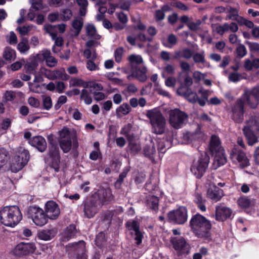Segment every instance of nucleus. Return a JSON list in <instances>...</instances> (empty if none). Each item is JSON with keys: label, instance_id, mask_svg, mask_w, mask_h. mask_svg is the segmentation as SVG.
Listing matches in <instances>:
<instances>
[{"label": "nucleus", "instance_id": "f257e3e1", "mask_svg": "<svg viewBox=\"0 0 259 259\" xmlns=\"http://www.w3.org/2000/svg\"><path fill=\"white\" fill-rule=\"evenodd\" d=\"M190 225L193 233L198 237L207 238L209 236L211 225L210 221L203 215L198 213L193 215Z\"/></svg>", "mask_w": 259, "mask_h": 259}, {"label": "nucleus", "instance_id": "f03ea898", "mask_svg": "<svg viewBox=\"0 0 259 259\" xmlns=\"http://www.w3.org/2000/svg\"><path fill=\"white\" fill-rule=\"evenodd\" d=\"M22 219L19 207L16 205L7 206L0 211V220L2 224L8 227H14Z\"/></svg>", "mask_w": 259, "mask_h": 259}, {"label": "nucleus", "instance_id": "7ed1b4c3", "mask_svg": "<svg viewBox=\"0 0 259 259\" xmlns=\"http://www.w3.org/2000/svg\"><path fill=\"white\" fill-rule=\"evenodd\" d=\"M243 132L249 146H253L257 143L259 135V116H251L246 121Z\"/></svg>", "mask_w": 259, "mask_h": 259}, {"label": "nucleus", "instance_id": "20e7f679", "mask_svg": "<svg viewBox=\"0 0 259 259\" xmlns=\"http://www.w3.org/2000/svg\"><path fill=\"white\" fill-rule=\"evenodd\" d=\"M146 115L150 119L153 133L162 135L165 133L166 120L159 111L156 109L149 110L147 111Z\"/></svg>", "mask_w": 259, "mask_h": 259}, {"label": "nucleus", "instance_id": "39448f33", "mask_svg": "<svg viewBox=\"0 0 259 259\" xmlns=\"http://www.w3.org/2000/svg\"><path fill=\"white\" fill-rule=\"evenodd\" d=\"M29 159V155L28 150L23 147L18 148L11 161L12 171L17 172L21 170L27 163Z\"/></svg>", "mask_w": 259, "mask_h": 259}, {"label": "nucleus", "instance_id": "423d86ee", "mask_svg": "<svg viewBox=\"0 0 259 259\" xmlns=\"http://www.w3.org/2000/svg\"><path fill=\"white\" fill-rule=\"evenodd\" d=\"M208 155L204 152L195 159L191 166V171L197 178H201L206 172L209 163Z\"/></svg>", "mask_w": 259, "mask_h": 259}, {"label": "nucleus", "instance_id": "0eeeda50", "mask_svg": "<svg viewBox=\"0 0 259 259\" xmlns=\"http://www.w3.org/2000/svg\"><path fill=\"white\" fill-rule=\"evenodd\" d=\"M60 146L64 153L68 152L72 144L74 148L78 147V143L75 134L71 133L68 128L65 127L60 132Z\"/></svg>", "mask_w": 259, "mask_h": 259}, {"label": "nucleus", "instance_id": "6e6552de", "mask_svg": "<svg viewBox=\"0 0 259 259\" xmlns=\"http://www.w3.org/2000/svg\"><path fill=\"white\" fill-rule=\"evenodd\" d=\"M241 98L249 107L256 109L259 104V85L252 89H244Z\"/></svg>", "mask_w": 259, "mask_h": 259}, {"label": "nucleus", "instance_id": "1a4fd4ad", "mask_svg": "<svg viewBox=\"0 0 259 259\" xmlns=\"http://www.w3.org/2000/svg\"><path fill=\"white\" fill-rule=\"evenodd\" d=\"M28 215L37 226H43L46 225L48 219L45 211L37 206H31L28 209Z\"/></svg>", "mask_w": 259, "mask_h": 259}, {"label": "nucleus", "instance_id": "9d476101", "mask_svg": "<svg viewBox=\"0 0 259 259\" xmlns=\"http://www.w3.org/2000/svg\"><path fill=\"white\" fill-rule=\"evenodd\" d=\"M168 114L169 123L171 126L176 129L181 128L188 119L187 114L179 109L171 110Z\"/></svg>", "mask_w": 259, "mask_h": 259}, {"label": "nucleus", "instance_id": "9b49d317", "mask_svg": "<svg viewBox=\"0 0 259 259\" xmlns=\"http://www.w3.org/2000/svg\"><path fill=\"white\" fill-rule=\"evenodd\" d=\"M230 157L233 163L240 168L249 165V159L246 153L238 147H234L230 152Z\"/></svg>", "mask_w": 259, "mask_h": 259}, {"label": "nucleus", "instance_id": "f8f14e48", "mask_svg": "<svg viewBox=\"0 0 259 259\" xmlns=\"http://www.w3.org/2000/svg\"><path fill=\"white\" fill-rule=\"evenodd\" d=\"M69 255L76 256V259H87L85 252V243L83 241L70 243L67 246Z\"/></svg>", "mask_w": 259, "mask_h": 259}, {"label": "nucleus", "instance_id": "ddd939ff", "mask_svg": "<svg viewBox=\"0 0 259 259\" xmlns=\"http://www.w3.org/2000/svg\"><path fill=\"white\" fill-rule=\"evenodd\" d=\"M243 100L240 98L232 107L231 117L236 123H241L244 120V104Z\"/></svg>", "mask_w": 259, "mask_h": 259}, {"label": "nucleus", "instance_id": "4468645a", "mask_svg": "<svg viewBox=\"0 0 259 259\" xmlns=\"http://www.w3.org/2000/svg\"><path fill=\"white\" fill-rule=\"evenodd\" d=\"M169 220L178 224H183L187 220V210L185 207L181 206L168 214Z\"/></svg>", "mask_w": 259, "mask_h": 259}, {"label": "nucleus", "instance_id": "2eb2a0df", "mask_svg": "<svg viewBox=\"0 0 259 259\" xmlns=\"http://www.w3.org/2000/svg\"><path fill=\"white\" fill-rule=\"evenodd\" d=\"M36 247L34 243L20 242L18 243L14 249V254L17 256L27 255L33 253Z\"/></svg>", "mask_w": 259, "mask_h": 259}, {"label": "nucleus", "instance_id": "dca6fc26", "mask_svg": "<svg viewBox=\"0 0 259 259\" xmlns=\"http://www.w3.org/2000/svg\"><path fill=\"white\" fill-rule=\"evenodd\" d=\"M171 242L174 248L179 254L188 253L190 249V246L186 239L183 237H173L171 239Z\"/></svg>", "mask_w": 259, "mask_h": 259}, {"label": "nucleus", "instance_id": "f3484780", "mask_svg": "<svg viewBox=\"0 0 259 259\" xmlns=\"http://www.w3.org/2000/svg\"><path fill=\"white\" fill-rule=\"evenodd\" d=\"M126 226L131 231V234L134 240L136 241L137 245L142 243L143 235L140 230V225L136 221H129L126 222Z\"/></svg>", "mask_w": 259, "mask_h": 259}, {"label": "nucleus", "instance_id": "a211bd4d", "mask_svg": "<svg viewBox=\"0 0 259 259\" xmlns=\"http://www.w3.org/2000/svg\"><path fill=\"white\" fill-rule=\"evenodd\" d=\"M48 219L57 220L60 214V209L58 204L53 200L47 201L45 207Z\"/></svg>", "mask_w": 259, "mask_h": 259}, {"label": "nucleus", "instance_id": "6ab92c4d", "mask_svg": "<svg viewBox=\"0 0 259 259\" xmlns=\"http://www.w3.org/2000/svg\"><path fill=\"white\" fill-rule=\"evenodd\" d=\"M35 59L37 61H41L42 59L45 60L47 65L49 67L56 66L58 63V60L51 55L50 51L48 50L41 51L35 56Z\"/></svg>", "mask_w": 259, "mask_h": 259}, {"label": "nucleus", "instance_id": "aec40b11", "mask_svg": "<svg viewBox=\"0 0 259 259\" xmlns=\"http://www.w3.org/2000/svg\"><path fill=\"white\" fill-rule=\"evenodd\" d=\"M232 213V211L230 208L223 205H218L215 207V218L218 221L223 222L230 218Z\"/></svg>", "mask_w": 259, "mask_h": 259}, {"label": "nucleus", "instance_id": "412c9836", "mask_svg": "<svg viewBox=\"0 0 259 259\" xmlns=\"http://www.w3.org/2000/svg\"><path fill=\"white\" fill-rule=\"evenodd\" d=\"M147 68L145 65L136 67L131 75L127 76V78L130 80L134 77L140 82H145L148 78L147 76Z\"/></svg>", "mask_w": 259, "mask_h": 259}, {"label": "nucleus", "instance_id": "4be33fe9", "mask_svg": "<svg viewBox=\"0 0 259 259\" xmlns=\"http://www.w3.org/2000/svg\"><path fill=\"white\" fill-rule=\"evenodd\" d=\"M98 198L102 204L110 202L114 199L111 190L109 188H101L98 191Z\"/></svg>", "mask_w": 259, "mask_h": 259}, {"label": "nucleus", "instance_id": "5701e85b", "mask_svg": "<svg viewBox=\"0 0 259 259\" xmlns=\"http://www.w3.org/2000/svg\"><path fill=\"white\" fill-rule=\"evenodd\" d=\"M177 93L180 96H184L191 103H196L198 100L197 94L192 92L190 89H186L184 87H181L177 90Z\"/></svg>", "mask_w": 259, "mask_h": 259}, {"label": "nucleus", "instance_id": "b1692460", "mask_svg": "<svg viewBox=\"0 0 259 259\" xmlns=\"http://www.w3.org/2000/svg\"><path fill=\"white\" fill-rule=\"evenodd\" d=\"M29 144L36 148L40 152H44L47 148V142L44 138L41 136H35L29 140Z\"/></svg>", "mask_w": 259, "mask_h": 259}, {"label": "nucleus", "instance_id": "393cba45", "mask_svg": "<svg viewBox=\"0 0 259 259\" xmlns=\"http://www.w3.org/2000/svg\"><path fill=\"white\" fill-rule=\"evenodd\" d=\"M207 197L215 202L221 199L223 195V190L215 185H211L207 190Z\"/></svg>", "mask_w": 259, "mask_h": 259}, {"label": "nucleus", "instance_id": "a878e982", "mask_svg": "<svg viewBox=\"0 0 259 259\" xmlns=\"http://www.w3.org/2000/svg\"><path fill=\"white\" fill-rule=\"evenodd\" d=\"M214 157L213 162V168L217 169L221 165H224L227 162V158L224 153V150L214 153Z\"/></svg>", "mask_w": 259, "mask_h": 259}, {"label": "nucleus", "instance_id": "bb28decb", "mask_svg": "<svg viewBox=\"0 0 259 259\" xmlns=\"http://www.w3.org/2000/svg\"><path fill=\"white\" fill-rule=\"evenodd\" d=\"M84 215L88 218H93L97 212V207L93 201H88L84 205Z\"/></svg>", "mask_w": 259, "mask_h": 259}, {"label": "nucleus", "instance_id": "cd10ccee", "mask_svg": "<svg viewBox=\"0 0 259 259\" xmlns=\"http://www.w3.org/2000/svg\"><path fill=\"white\" fill-rule=\"evenodd\" d=\"M209 149L212 154L224 149L221 145L220 139L218 136L215 135L211 136L209 143Z\"/></svg>", "mask_w": 259, "mask_h": 259}, {"label": "nucleus", "instance_id": "c85d7f7f", "mask_svg": "<svg viewBox=\"0 0 259 259\" xmlns=\"http://www.w3.org/2000/svg\"><path fill=\"white\" fill-rule=\"evenodd\" d=\"M76 227L74 225L68 226L62 234V239L64 241H67L74 237L76 233Z\"/></svg>", "mask_w": 259, "mask_h": 259}, {"label": "nucleus", "instance_id": "c756f323", "mask_svg": "<svg viewBox=\"0 0 259 259\" xmlns=\"http://www.w3.org/2000/svg\"><path fill=\"white\" fill-rule=\"evenodd\" d=\"M57 233L55 228L44 230L38 233V237L42 240L48 241L53 238Z\"/></svg>", "mask_w": 259, "mask_h": 259}, {"label": "nucleus", "instance_id": "7c9ffc66", "mask_svg": "<svg viewBox=\"0 0 259 259\" xmlns=\"http://www.w3.org/2000/svg\"><path fill=\"white\" fill-rule=\"evenodd\" d=\"M159 199L157 197L149 195L146 197V204L151 209L156 211L158 208Z\"/></svg>", "mask_w": 259, "mask_h": 259}, {"label": "nucleus", "instance_id": "2f4dec72", "mask_svg": "<svg viewBox=\"0 0 259 259\" xmlns=\"http://www.w3.org/2000/svg\"><path fill=\"white\" fill-rule=\"evenodd\" d=\"M83 25L82 18H77L72 22V27L73 29L74 35L77 36L80 33Z\"/></svg>", "mask_w": 259, "mask_h": 259}, {"label": "nucleus", "instance_id": "473e14b6", "mask_svg": "<svg viewBox=\"0 0 259 259\" xmlns=\"http://www.w3.org/2000/svg\"><path fill=\"white\" fill-rule=\"evenodd\" d=\"M226 20L235 21L237 17L239 15L238 10L236 8H233L230 6H227V12L226 13Z\"/></svg>", "mask_w": 259, "mask_h": 259}, {"label": "nucleus", "instance_id": "72a5a7b5", "mask_svg": "<svg viewBox=\"0 0 259 259\" xmlns=\"http://www.w3.org/2000/svg\"><path fill=\"white\" fill-rule=\"evenodd\" d=\"M237 203L238 205L241 208H248L254 205L253 200H251L246 196H242L240 197L238 200Z\"/></svg>", "mask_w": 259, "mask_h": 259}, {"label": "nucleus", "instance_id": "f704fd0d", "mask_svg": "<svg viewBox=\"0 0 259 259\" xmlns=\"http://www.w3.org/2000/svg\"><path fill=\"white\" fill-rule=\"evenodd\" d=\"M10 158L9 152L4 148H0V168L7 164Z\"/></svg>", "mask_w": 259, "mask_h": 259}, {"label": "nucleus", "instance_id": "c9c22d12", "mask_svg": "<svg viewBox=\"0 0 259 259\" xmlns=\"http://www.w3.org/2000/svg\"><path fill=\"white\" fill-rule=\"evenodd\" d=\"M86 33L87 36L89 37L99 39L100 38V36L97 34L96 29L95 26L93 24H88L85 27Z\"/></svg>", "mask_w": 259, "mask_h": 259}, {"label": "nucleus", "instance_id": "e433bc0d", "mask_svg": "<svg viewBox=\"0 0 259 259\" xmlns=\"http://www.w3.org/2000/svg\"><path fill=\"white\" fill-rule=\"evenodd\" d=\"M161 70V76L164 78H165L168 75H172L175 73V66L172 64H166L162 68Z\"/></svg>", "mask_w": 259, "mask_h": 259}, {"label": "nucleus", "instance_id": "4c0bfd02", "mask_svg": "<svg viewBox=\"0 0 259 259\" xmlns=\"http://www.w3.org/2000/svg\"><path fill=\"white\" fill-rule=\"evenodd\" d=\"M156 153V149L155 148L154 143L151 140L149 144L146 145L144 149V153L145 156L151 158L152 156Z\"/></svg>", "mask_w": 259, "mask_h": 259}, {"label": "nucleus", "instance_id": "58836bf2", "mask_svg": "<svg viewBox=\"0 0 259 259\" xmlns=\"http://www.w3.org/2000/svg\"><path fill=\"white\" fill-rule=\"evenodd\" d=\"M128 61L132 67L135 65H144L143 64V60L141 55L133 54L128 57Z\"/></svg>", "mask_w": 259, "mask_h": 259}, {"label": "nucleus", "instance_id": "ea45409f", "mask_svg": "<svg viewBox=\"0 0 259 259\" xmlns=\"http://www.w3.org/2000/svg\"><path fill=\"white\" fill-rule=\"evenodd\" d=\"M193 59L196 63H201L204 66L209 65V63L205 59L204 52L197 53L193 55Z\"/></svg>", "mask_w": 259, "mask_h": 259}, {"label": "nucleus", "instance_id": "a19ab883", "mask_svg": "<svg viewBox=\"0 0 259 259\" xmlns=\"http://www.w3.org/2000/svg\"><path fill=\"white\" fill-rule=\"evenodd\" d=\"M30 49L28 40L23 38L17 45V49L22 54H26Z\"/></svg>", "mask_w": 259, "mask_h": 259}, {"label": "nucleus", "instance_id": "79ce46f5", "mask_svg": "<svg viewBox=\"0 0 259 259\" xmlns=\"http://www.w3.org/2000/svg\"><path fill=\"white\" fill-rule=\"evenodd\" d=\"M194 201L197 204L198 207L201 211H206V207L205 205L206 200L202 198L200 194L198 193H195L194 196Z\"/></svg>", "mask_w": 259, "mask_h": 259}, {"label": "nucleus", "instance_id": "37998d69", "mask_svg": "<svg viewBox=\"0 0 259 259\" xmlns=\"http://www.w3.org/2000/svg\"><path fill=\"white\" fill-rule=\"evenodd\" d=\"M3 56L8 61H12L16 57V53L14 50L9 47H6L4 49Z\"/></svg>", "mask_w": 259, "mask_h": 259}, {"label": "nucleus", "instance_id": "c03bdc74", "mask_svg": "<svg viewBox=\"0 0 259 259\" xmlns=\"http://www.w3.org/2000/svg\"><path fill=\"white\" fill-rule=\"evenodd\" d=\"M49 154L56 162L59 161V148L56 145L51 144L49 147Z\"/></svg>", "mask_w": 259, "mask_h": 259}, {"label": "nucleus", "instance_id": "a18cd8bd", "mask_svg": "<svg viewBox=\"0 0 259 259\" xmlns=\"http://www.w3.org/2000/svg\"><path fill=\"white\" fill-rule=\"evenodd\" d=\"M158 150L159 153H164L169 146V142L165 139H158L157 141Z\"/></svg>", "mask_w": 259, "mask_h": 259}, {"label": "nucleus", "instance_id": "49530a36", "mask_svg": "<svg viewBox=\"0 0 259 259\" xmlns=\"http://www.w3.org/2000/svg\"><path fill=\"white\" fill-rule=\"evenodd\" d=\"M53 80L56 79H61L62 80H67L69 78V76L66 73L64 69L60 70H53Z\"/></svg>", "mask_w": 259, "mask_h": 259}, {"label": "nucleus", "instance_id": "de8ad7c7", "mask_svg": "<svg viewBox=\"0 0 259 259\" xmlns=\"http://www.w3.org/2000/svg\"><path fill=\"white\" fill-rule=\"evenodd\" d=\"M77 4L80 7L79 15L81 16L85 15L89 5L87 0H76Z\"/></svg>", "mask_w": 259, "mask_h": 259}, {"label": "nucleus", "instance_id": "09e8293b", "mask_svg": "<svg viewBox=\"0 0 259 259\" xmlns=\"http://www.w3.org/2000/svg\"><path fill=\"white\" fill-rule=\"evenodd\" d=\"M91 91L86 89H83L81 92L80 99L83 100L84 103L87 105H90L92 102V98L90 96Z\"/></svg>", "mask_w": 259, "mask_h": 259}, {"label": "nucleus", "instance_id": "8fccbe9b", "mask_svg": "<svg viewBox=\"0 0 259 259\" xmlns=\"http://www.w3.org/2000/svg\"><path fill=\"white\" fill-rule=\"evenodd\" d=\"M37 64L35 61L28 62L25 65V69L27 73L34 74L36 72Z\"/></svg>", "mask_w": 259, "mask_h": 259}, {"label": "nucleus", "instance_id": "3c124183", "mask_svg": "<svg viewBox=\"0 0 259 259\" xmlns=\"http://www.w3.org/2000/svg\"><path fill=\"white\" fill-rule=\"evenodd\" d=\"M128 168H125L123 171L119 175L118 178L115 183V187L116 189H120L124 179L126 177L128 172Z\"/></svg>", "mask_w": 259, "mask_h": 259}, {"label": "nucleus", "instance_id": "603ef678", "mask_svg": "<svg viewBox=\"0 0 259 259\" xmlns=\"http://www.w3.org/2000/svg\"><path fill=\"white\" fill-rule=\"evenodd\" d=\"M131 108L127 104H123L116 109V114L117 116H119V114L126 115L131 111Z\"/></svg>", "mask_w": 259, "mask_h": 259}, {"label": "nucleus", "instance_id": "864d4df0", "mask_svg": "<svg viewBox=\"0 0 259 259\" xmlns=\"http://www.w3.org/2000/svg\"><path fill=\"white\" fill-rule=\"evenodd\" d=\"M167 6H163L161 9L157 10L155 13V18L156 21H159L164 19L165 17V11L168 8Z\"/></svg>", "mask_w": 259, "mask_h": 259}, {"label": "nucleus", "instance_id": "5fc2aeb1", "mask_svg": "<svg viewBox=\"0 0 259 259\" xmlns=\"http://www.w3.org/2000/svg\"><path fill=\"white\" fill-rule=\"evenodd\" d=\"M61 19L64 21H66L72 17V13L69 9H62L60 14Z\"/></svg>", "mask_w": 259, "mask_h": 259}, {"label": "nucleus", "instance_id": "6e6d98bb", "mask_svg": "<svg viewBox=\"0 0 259 259\" xmlns=\"http://www.w3.org/2000/svg\"><path fill=\"white\" fill-rule=\"evenodd\" d=\"M178 39L176 36L173 34H169L167 37V44H165V46L167 48H172L177 44Z\"/></svg>", "mask_w": 259, "mask_h": 259}, {"label": "nucleus", "instance_id": "4d7b16f0", "mask_svg": "<svg viewBox=\"0 0 259 259\" xmlns=\"http://www.w3.org/2000/svg\"><path fill=\"white\" fill-rule=\"evenodd\" d=\"M42 104L44 108L47 110H50L52 107V101L50 96L42 97Z\"/></svg>", "mask_w": 259, "mask_h": 259}, {"label": "nucleus", "instance_id": "13d9d810", "mask_svg": "<svg viewBox=\"0 0 259 259\" xmlns=\"http://www.w3.org/2000/svg\"><path fill=\"white\" fill-rule=\"evenodd\" d=\"M236 52L237 57L239 58H243L246 55L247 50L244 45L242 44H240L236 48Z\"/></svg>", "mask_w": 259, "mask_h": 259}, {"label": "nucleus", "instance_id": "bf43d9fd", "mask_svg": "<svg viewBox=\"0 0 259 259\" xmlns=\"http://www.w3.org/2000/svg\"><path fill=\"white\" fill-rule=\"evenodd\" d=\"M224 26H225L226 32L230 31L234 33L237 32L238 30V26L235 22H232L230 24L225 23H224Z\"/></svg>", "mask_w": 259, "mask_h": 259}, {"label": "nucleus", "instance_id": "052dcab7", "mask_svg": "<svg viewBox=\"0 0 259 259\" xmlns=\"http://www.w3.org/2000/svg\"><path fill=\"white\" fill-rule=\"evenodd\" d=\"M128 148L131 152L133 153H137L141 149L140 144L133 141H131L128 144Z\"/></svg>", "mask_w": 259, "mask_h": 259}, {"label": "nucleus", "instance_id": "680f3d73", "mask_svg": "<svg viewBox=\"0 0 259 259\" xmlns=\"http://www.w3.org/2000/svg\"><path fill=\"white\" fill-rule=\"evenodd\" d=\"M123 53V48H118L116 49L114 52L115 60L116 62L119 63L121 62Z\"/></svg>", "mask_w": 259, "mask_h": 259}, {"label": "nucleus", "instance_id": "e2e57ef3", "mask_svg": "<svg viewBox=\"0 0 259 259\" xmlns=\"http://www.w3.org/2000/svg\"><path fill=\"white\" fill-rule=\"evenodd\" d=\"M40 71L42 75H44L48 79L53 80V70H51L46 68L42 67L41 68Z\"/></svg>", "mask_w": 259, "mask_h": 259}, {"label": "nucleus", "instance_id": "0e129e2a", "mask_svg": "<svg viewBox=\"0 0 259 259\" xmlns=\"http://www.w3.org/2000/svg\"><path fill=\"white\" fill-rule=\"evenodd\" d=\"M16 97L15 92L12 91H6L4 95V98L5 101L9 102L14 100Z\"/></svg>", "mask_w": 259, "mask_h": 259}, {"label": "nucleus", "instance_id": "69168bd1", "mask_svg": "<svg viewBox=\"0 0 259 259\" xmlns=\"http://www.w3.org/2000/svg\"><path fill=\"white\" fill-rule=\"evenodd\" d=\"M180 66L182 71L184 72L188 73L191 70L190 65L186 61H180Z\"/></svg>", "mask_w": 259, "mask_h": 259}, {"label": "nucleus", "instance_id": "338daca9", "mask_svg": "<svg viewBox=\"0 0 259 259\" xmlns=\"http://www.w3.org/2000/svg\"><path fill=\"white\" fill-rule=\"evenodd\" d=\"M201 22L200 20H198L196 22H189L187 24V26L189 28L193 31H196L199 29Z\"/></svg>", "mask_w": 259, "mask_h": 259}, {"label": "nucleus", "instance_id": "774afa93", "mask_svg": "<svg viewBox=\"0 0 259 259\" xmlns=\"http://www.w3.org/2000/svg\"><path fill=\"white\" fill-rule=\"evenodd\" d=\"M86 67L90 71H95L99 70L98 66L92 60L87 61Z\"/></svg>", "mask_w": 259, "mask_h": 259}]
</instances>
